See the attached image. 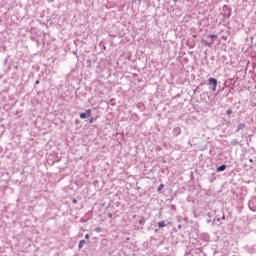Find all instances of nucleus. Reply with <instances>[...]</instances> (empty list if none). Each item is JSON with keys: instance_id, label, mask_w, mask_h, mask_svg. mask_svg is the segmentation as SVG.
<instances>
[{"instance_id": "f257e3e1", "label": "nucleus", "mask_w": 256, "mask_h": 256, "mask_svg": "<svg viewBox=\"0 0 256 256\" xmlns=\"http://www.w3.org/2000/svg\"><path fill=\"white\" fill-rule=\"evenodd\" d=\"M209 85H212L211 91H217V79L209 78Z\"/></svg>"}, {"instance_id": "f03ea898", "label": "nucleus", "mask_w": 256, "mask_h": 256, "mask_svg": "<svg viewBox=\"0 0 256 256\" xmlns=\"http://www.w3.org/2000/svg\"><path fill=\"white\" fill-rule=\"evenodd\" d=\"M91 117V109L85 111V113L80 114V119H89Z\"/></svg>"}, {"instance_id": "7ed1b4c3", "label": "nucleus", "mask_w": 256, "mask_h": 256, "mask_svg": "<svg viewBox=\"0 0 256 256\" xmlns=\"http://www.w3.org/2000/svg\"><path fill=\"white\" fill-rule=\"evenodd\" d=\"M245 127H246V125L243 123L238 124L236 133H239L240 131H242V129H245Z\"/></svg>"}, {"instance_id": "20e7f679", "label": "nucleus", "mask_w": 256, "mask_h": 256, "mask_svg": "<svg viewBox=\"0 0 256 256\" xmlns=\"http://www.w3.org/2000/svg\"><path fill=\"white\" fill-rule=\"evenodd\" d=\"M173 133H174V135H176V137L181 133V128H179V127H176V128H174L173 129Z\"/></svg>"}, {"instance_id": "39448f33", "label": "nucleus", "mask_w": 256, "mask_h": 256, "mask_svg": "<svg viewBox=\"0 0 256 256\" xmlns=\"http://www.w3.org/2000/svg\"><path fill=\"white\" fill-rule=\"evenodd\" d=\"M86 243H87V241L81 240V241L79 242L78 248H79V249H83V247L85 246Z\"/></svg>"}, {"instance_id": "423d86ee", "label": "nucleus", "mask_w": 256, "mask_h": 256, "mask_svg": "<svg viewBox=\"0 0 256 256\" xmlns=\"http://www.w3.org/2000/svg\"><path fill=\"white\" fill-rule=\"evenodd\" d=\"M225 169H227V166L225 165V164H223V165H221V166H219L218 168H217V171L219 172V171H225Z\"/></svg>"}, {"instance_id": "0eeeda50", "label": "nucleus", "mask_w": 256, "mask_h": 256, "mask_svg": "<svg viewBox=\"0 0 256 256\" xmlns=\"http://www.w3.org/2000/svg\"><path fill=\"white\" fill-rule=\"evenodd\" d=\"M202 43H203L204 45H207L208 47H211V46L213 45V43L207 42V41H205V40H202Z\"/></svg>"}, {"instance_id": "6e6552de", "label": "nucleus", "mask_w": 256, "mask_h": 256, "mask_svg": "<svg viewBox=\"0 0 256 256\" xmlns=\"http://www.w3.org/2000/svg\"><path fill=\"white\" fill-rule=\"evenodd\" d=\"M158 226H159L160 228L165 227V226H166L165 221H160V222L158 223Z\"/></svg>"}, {"instance_id": "1a4fd4ad", "label": "nucleus", "mask_w": 256, "mask_h": 256, "mask_svg": "<svg viewBox=\"0 0 256 256\" xmlns=\"http://www.w3.org/2000/svg\"><path fill=\"white\" fill-rule=\"evenodd\" d=\"M208 37L209 39H217V35L215 34H209Z\"/></svg>"}, {"instance_id": "9d476101", "label": "nucleus", "mask_w": 256, "mask_h": 256, "mask_svg": "<svg viewBox=\"0 0 256 256\" xmlns=\"http://www.w3.org/2000/svg\"><path fill=\"white\" fill-rule=\"evenodd\" d=\"M102 231H103V228H101V227L95 228L96 233H101Z\"/></svg>"}, {"instance_id": "9b49d317", "label": "nucleus", "mask_w": 256, "mask_h": 256, "mask_svg": "<svg viewBox=\"0 0 256 256\" xmlns=\"http://www.w3.org/2000/svg\"><path fill=\"white\" fill-rule=\"evenodd\" d=\"M164 187H165V185H164V184H160V185L158 186V191L163 190V189H164Z\"/></svg>"}, {"instance_id": "f8f14e48", "label": "nucleus", "mask_w": 256, "mask_h": 256, "mask_svg": "<svg viewBox=\"0 0 256 256\" xmlns=\"http://www.w3.org/2000/svg\"><path fill=\"white\" fill-rule=\"evenodd\" d=\"M95 121H97V118L92 117L90 118L89 123H95Z\"/></svg>"}, {"instance_id": "ddd939ff", "label": "nucleus", "mask_w": 256, "mask_h": 256, "mask_svg": "<svg viewBox=\"0 0 256 256\" xmlns=\"http://www.w3.org/2000/svg\"><path fill=\"white\" fill-rule=\"evenodd\" d=\"M227 115H231L233 113V110L229 109L226 111Z\"/></svg>"}, {"instance_id": "4468645a", "label": "nucleus", "mask_w": 256, "mask_h": 256, "mask_svg": "<svg viewBox=\"0 0 256 256\" xmlns=\"http://www.w3.org/2000/svg\"><path fill=\"white\" fill-rule=\"evenodd\" d=\"M108 217H109V219H112V218H113V214H112V213H109V214H108Z\"/></svg>"}, {"instance_id": "2eb2a0df", "label": "nucleus", "mask_w": 256, "mask_h": 256, "mask_svg": "<svg viewBox=\"0 0 256 256\" xmlns=\"http://www.w3.org/2000/svg\"><path fill=\"white\" fill-rule=\"evenodd\" d=\"M85 239H89V234H86V235H85Z\"/></svg>"}, {"instance_id": "dca6fc26", "label": "nucleus", "mask_w": 256, "mask_h": 256, "mask_svg": "<svg viewBox=\"0 0 256 256\" xmlns=\"http://www.w3.org/2000/svg\"><path fill=\"white\" fill-rule=\"evenodd\" d=\"M225 9H227V5H224V6H223V10H224V11H225Z\"/></svg>"}, {"instance_id": "f3484780", "label": "nucleus", "mask_w": 256, "mask_h": 256, "mask_svg": "<svg viewBox=\"0 0 256 256\" xmlns=\"http://www.w3.org/2000/svg\"><path fill=\"white\" fill-rule=\"evenodd\" d=\"M207 217H210V218H211V213L208 212V213H207Z\"/></svg>"}, {"instance_id": "a211bd4d", "label": "nucleus", "mask_w": 256, "mask_h": 256, "mask_svg": "<svg viewBox=\"0 0 256 256\" xmlns=\"http://www.w3.org/2000/svg\"><path fill=\"white\" fill-rule=\"evenodd\" d=\"M139 224H140V225H143V220H140V221H139Z\"/></svg>"}, {"instance_id": "6ab92c4d", "label": "nucleus", "mask_w": 256, "mask_h": 256, "mask_svg": "<svg viewBox=\"0 0 256 256\" xmlns=\"http://www.w3.org/2000/svg\"><path fill=\"white\" fill-rule=\"evenodd\" d=\"M35 84H36V85H39V80H36Z\"/></svg>"}, {"instance_id": "aec40b11", "label": "nucleus", "mask_w": 256, "mask_h": 256, "mask_svg": "<svg viewBox=\"0 0 256 256\" xmlns=\"http://www.w3.org/2000/svg\"><path fill=\"white\" fill-rule=\"evenodd\" d=\"M249 161H250V163H253V158H250Z\"/></svg>"}, {"instance_id": "412c9836", "label": "nucleus", "mask_w": 256, "mask_h": 256, "mask_svg": "<svg viewBox=\"0 0 256 256\" xmlns=\"http://www.w3.org/2000/svg\"><path fill=\"white\" fill-rule=\"evenodd\" d=\"M73 203H77V200L74 199V200H73Z\"/></svg>"}, {"instance_id": "4be33fe9", "label": "nucleus", "mask_w": 256, "mask_h": 256, "mask_svg": "<svg viewBox=\"0 0 256 256\" xmlns=\"http://www.w3.org/2000/svg\"><path fill=\"white\" fill-rule=\"evenodd\" d=\"M222 219H225V214H223Z\"/></svg>"}]
</instances>
